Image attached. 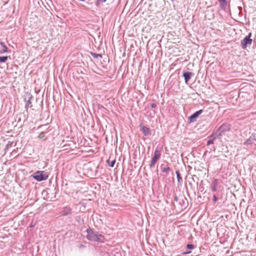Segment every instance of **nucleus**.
<instances>
[{"label": "nucleus", "mask_w": 256, "mask_h": 256, "mask_svg": "<svg viewBox=\"0 0 256 256\" xmlns=\"http://www.w3.org/2000/svg\"><path fill=\"white\" fill-rule=\"evenodd\" d=\"M86 232L88 233L86 237L88 240L94 242H103L104 236L102 234H99L98 232H94L90 229L87 230Z\"/></svg>", "instance_id": "obj_1"}, {"label": "nucleus", "mask_w": 256, "mask_h": 256, "mask_svg": "<svg viewBox=\"0 0 256 256\" xmlns=\"http://www.w3.org/2000/svg\"><path fill=\"white\" fill-rule=\"evenodd\" d=\"M231 126L228 123L223 124L216 130L215 135L216 136L217 138H220L222 134L225 132H228L230 130Z\"/></svg>", "instance_id": "obj_2"}, {"label": "nucleus", "mask_w": 256, "mask_h": 256, "mask_svg": "<svg viewBox=\"0 0 256 256\" xmlns=\"http://www.w3.org/2000/svg\"><path fill=\"white\" fill-rule=\"evenodd\" d=\"M161 152L162 148L157 146L154 150V156L150 164V168H152L154 166L157 160L160 158Z\"/></svg>", "instance_id": "obj_3"}, {"label": "nucleus", "mask_w": 256, "mask_h": 256, "mask_svg": "<svg viewBox=\"0 0 256 256\" xmlns=\"http://www.w3.org/2000/svg\"><path fill=\"white\" fill-rule=\"evenodd\" d=\"M252 32H250L248 36H246L242 41H241V46L243 50H245L248 46H250L252 42V40L250 38L252 36Z\"/></svg>", "instance_id": "obj_4"}, {"label": "nucleus", "mask_w": 256, "mask_h": 256, "mask_svg": "<svg viewBox=\"0 0 256 256\" xmlns=\"http://www.w3.org/2000/svg\"><path fill=\"white\" fill-rule=\"evenodd\" d=\"M33 178L36 180L40 182L48 179V175L44 171H37L34 174Z\"/></svg>", "instance_id": "obj_5"}, {"label": "nucleus", "mask_w": 256, "mask_h": 256, "mask_svg": "<svg viewBox=\"0 0 256 256\" xmlns=\"http://www.w3.org/2000/svg\"><path fill=\"white\" fill-rule=\"evenodd\" d=\"M203 112L202 110H200L196 112H195L194 114H193L192 115H191L188 118V120L190 122H196V118L198 117V116L202 114Z\"/></svg>", "instance_id": "obj_6"}, {"label": "nucleus", "mask_w": 256, "mask_h": 256, "mask_svg": "<svg viewBox=\"0 0 256 256\" xmlns=\"http://www.w3.org/2000/svg\"><path fill=\"white\" fill-rule=\"evenodd\" d=\"M140 130L142 132L144 136H148L150 135V128L142 124H140Z\"/></svg>", "instance_id": "obj_7"}, {"label": "nucleus", "mask_w": 256, "mask_h": 256, "mask_svg": "<svg viewBox=\"0 0 256 256\" xmlns=\"http://www.w3.org/2000/svg\"><path fill=\"white\" fill-rule=\"evenodd\" d=\"M194 75V74L191 72H183V76L184 78L185 82L186 84L189 81V80L191 78L192 76Z\"/></svg>", "instance_id": "obj_8"}, {"label": "nucleus", "mask_w": 256, "mask_h": 256, "mask_svg": "<svg viewBox=\"0 0 256 256\" xmlns=\"http://www.w3.org/2000/svg\"><path fill=\"white\" fill-rule=\"evenodd\" d=\"M160 168L162 172L164 173L166 176L168 174L170 171V168L168 166V164L164 166V164H162Z\"/></svg>", "instance_id": "obj_9"}, {"label": "nucleus", "mask_w": 256, "mask_h": 256, "mask_svg": "<svg viewBox=\"0 0 256 256\" xmlns=\"http://www.w3.org/2000/svg\"><path fill=\"white\" fill-rule=\"evenodd\" d=\"M62 212V215L68 216L72 214V210L70 207L66 206L63 208Z\"/></svg>", "instance_id": "obj_10"}, {"label": "nucleus", "mask_w": 256, "mask_h": 256, "mask_svg": "<svg viewBox=\"0 0 256 256\" xmlns=\"http://www.w3.org/2000/svg\"><path fill=\"white\" fill-rule=\"evenodd\" d=\"M32 98V96H30L28 97V100L26 101V104L25 105V108H26V112H28L29 108H32V101H31Z\"/></svg>", "instance_id": "obj_11"}, {"label": "nucleus", "mask_w": 256, "mask_h": 256, "mask_svg": "<svg viewBox=\"0 0 256 256\" xmlns=\"http://www.w3.org/2000/svg\"><path fill=\"white\" fill-rule=\"evenodd\" d=\"M217 186H218V180H214L210 186V188H211L212 191L213 192H216L217 190Z\"/></svg>", "instance_id": "obj_12"}, {"label": "nucleus", "mask_w": 256, "mask_h": 256, "mask_svg": "<svg viewBox=\"0 0 256 256\" xmlns=\"http://www.w3.org/2000/svg\"><path fill=\"white\" fill-rule=\"evenodd\" d=\"M0 44L2 46V50H0V54H4V53H6V52H8V48L6 46V44H4V42H0Z\"/></svg>", "instance_id": "obj_13"}, {"label": "nucleus", "mask_w": 256, "mask_h": 256, "mask_svg": "<svg viewBox=\"0 0 256 256\" xmlns=\"http://www.w3.org/2000/svg\"><path fill=\"white\" fill-rule=\"evenodd\" d=\"M220 2V6L222 10H225L227 7V2L226 0H222L221 1H218Z\"/></svg>", "instance_id": "obj_14"}, {"label": "nucleus", "mask_w": 256, "mask_h": 256, "mask_svg": "<svg viewBox=\"0 0 256 256\" xmlns=\"http://www.w3.org/2000/svg\"><path fill=\"white\" fill-rule=\"evenodd\" d=\"M254 140H256V138L254 136H250L249 138L248 139L246 142H244V144L246 145H248L252 143H254Z\"/></svg>", "instance_id": "obj_15"}, {"label": "nucleus", "mask_w": 256, "mask_h": 256, "mask_svg": "<svg viewBox=\"0 0 256 256\" xmlns=\"http://www.w3.org/2000/svg\"><path fill=\"white\" fill-rule=\"evenodd\" d=\"M216 136L214 134L211 135L210 136V139L207 142V145H210L211 144H212L214 143V140L216 138Z\"/></svg>", "instance_id": "obj_16"}, {"label": "nucleus", "mask_w": 256, "mask_h": 256, "mask_svg": "<svg viewBox=\"0 0 256 256\" xmlns=\"http://www.w3.org/2000/svg\"><path fill=\"white\" fill-rule=\"evenodd\" d=\"M176 177L178 179V182L180 183L182 182V178L180 176V174L178 170H176Z\"/></svg>", "instance_id": "obj_17"}, {"label": "nucleus", "mask_w": 256, "mask_h": 256, "mask_svg": "<svg viewBox=\"0 0 256 256\" xmlns=\"http://www.w3.org/2000/svg\"><path fill=\"white\" fill-rule=\"evenodd\" d=\"M38 138L40 139H41L43 140H45L46 139L45 133L44 132H42L38 136Z\"/></svg>", "instance_id": "obj_18"}, {"label": "nucleus", "mask_w": 256, "mask_h": 256, "mask_svg": "<svg viewBox=\"0 0 256 256\" xmlns=\"http://www.w3.org/2000/svg\"><path fill=\"white\" fill-rule=\"evenodd\" d=\"M107 163L108 164V166L112 168L114 166V165L116 163V160H112L111 162H110V160H108Z\"/></svg>", "instance_id": "obj_19"}, {"label": "nucleus", "mask_w": 256, "mask_h": 256, "mask_svg": "<svg viewBox=\"0 0 256 256\" xmlns=\"http://www.w3.org/2000/svg\"><path fill=\"white\" fill-rule=\"evenodd\" d=\"M8 58V56H0V62H5Z\"/></svg>", "instance_id": "obj_20"}, {"label": "nucleus", "mask_w": 256, "mask_h": 256, "mask_svg": "<svg viewBox=\"0 0 256 256\" xmlns=\"http://www.w3.org/2000/svg\"><path fill=\"white\" fill-rule=\"evenodd\" d=\"M13 144H14L13 142L9 141L6 146L5 150H8L10 148L12 147Z\"/></svg>", "instance_id": "obj_21"}, {"label": "nucleus", "mask_w": 256, "mask_h": 256, "mask_svg": "<svg viewBox=\"0 0 256 256\" xmlns=\"http://www.w3.org/2000/svg\"><path fill=\"white\" fill-rule=\"evenodd\" d=\"M186 248L188 249H193L194 248V246L192 244H188L186 246Z\"/></svg>", "instance_id": "obj_22"}, {"label": "nucleus", "mask_w": 256, "mask_h": 256, "mask_svg": "<svg viewBox=\"0 0 256 256\" xmlns=\"http://www.w3.org/2000/svg\"><path fill=\"white\" fill-rule=\"evenodd\" d=\"M92 55L93 56L94 58H97L98 56H100V57H102L101 55L100 54H96V53H93V52H92Z\"/></svg>", "instance_id": "obj_23"}, {"label": "nucleus", "mask_w": 256, "mask_h": 256, "mask_svg": "<svg viewBox=\"0 0 256 256\" xmlns=\"http://www.w3.org/2000/svg\"><path fill=\"white\" fill-rule=\"evenodd\" d=\"M218 200V198H217V196H216V194H214V196H213V202L214 203L216 202V201Z\"/></svg>", "instance_id": "obj_24"}, {"label": "nucleus", "mask_w": 256, "mask_h": 256, "mask_svg": "<svg viewBox=\"0 0 256 256\" xmlns=\"http://www.w3.org/2000/svg\"><path fill=\"white\" fill-rule=\"evenodd\" d=\"M150 106L152 108H156V107L157 105L156 104L153 103V104H151Z\"/></svg>", "instance_id": "obj_25"}, {"label": "nucleus", "mask_w": 256, "mask_h": 256, "mask_svg": "<svg viewBox=\"0 0 256 256\" xmlns=\"http://www.w3.org/2000/svg\"><path fill=\"white\" fill-rule=\"evenodd\" d=\"M190 253H191V252L190 251H188V252H184L183 254H189Z\"/></svg>", "instance_id": "obj_26"}, {"label": "nucleus", "mask_w": 256, "mask_h": 256, "mask_svg": "<svg viewBox=\"0 0 256 256\" xmlns=\"http://www.w3.org/2000/svg\"><path fill=\"white\" fill-rule=\"evenodd\" d=\"M178 196H174V201L177 202V201H178Z\"/></svg>", "instance_id": "obj_27"}, {"label": "nucleus", "mask_w": 256, "mask_h": 256, "mask_svg": "<svg viewBox=\"0 0 256 256\" xmlns=\"http://www.w3.org/2000/svg\"><path fill=\"white\" fill-rule=\"evenodd\" d=\"M100 2V0H98L96 2V5L98 6L99 4V2Z\"/></svg>", "instance_id": "obj_28"}, {"label": "nucleus", "mask_w": 256, "mask_h": 256, "mask_svg": "<svg viewBox=\"0 0 256 256\" xmlns=\"http://www.w3.org/2000/svg\"><path fill=\"white\" fill-rule=\"evenodd\" d=\"M80 1H81V2H84V1L85 0H79Z\"/></svg>", "instance_id": "obj_29"}]
</instances>
